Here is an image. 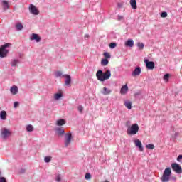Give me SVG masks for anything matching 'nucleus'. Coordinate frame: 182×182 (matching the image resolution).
Returning <instances> with one entry per match:
<instances>
[{
  "mask_svg": "<svg viewBox=\"0 0 182 182\" xmlns=\"http://www.w3.org/2000/svg\"><path fill=\"white\" fill-rule=\"evenodd\" d=\"M96 76L100 82H105V80H108V79H110L112 73L109 70H107L105 73L100 70L97 72Z\"/></svg>",
  "mask_w": 182,
  "mask_h": 182,
  "instance_id": "obj_1",
  "label": "nucleus"
},
{
  "mask_svg": "<svg viewBox=\"0 0 182 182\" xmlns=\"http://www.w3.org/2000/svg\"><path fill=\"white\" fill-rule=\"evenodd\" d=\"M0 136L3 139V140H6V139L12 136V131L6 127H3L1 129Z\"/></svg>",
  "mask_w": 182,
  "mask_h": 182,
  "instance_id": "obj_2",
  "label": "nucleus"
},
{
  "mask_svg": "<svg viewBox=\"0 0 182 182\" xmlns=\"http://www.w3.org/2000/svg\"><path fill=\"white\" fill-rule=\"evenodd\" d=\"M171 176V168H166L162 176L161 177V181L162 182H168L170 181V177Z\"/></svg>",
  "mask_w": 182,
  "mask_h": 182,
  "instance_id": "obj_3",
  "label": "nucleus"
},
{
  "mask_svg": "<svg viewBox=\"0 0 182 182\" xmlns=\"http://www.w3.org/2000/svg\"><path fill=\"white\" fill-rule=\"evenodd\" d=\"M139 133V124H133L131 127L127 128V134L129 136H134Z\"/></svg>",
  "mask_w": 182,
  "mask_h": 182,
  "instance_id": "obj_4",
  "label": "nucleus"
},
{
  "mask_svg": "<svg viewBox=\"0 0 182 182\" xmlns=\"http://www.w3.org/2000/svg\"><path fill=\"white\" fill-rule=\"evenodd\" d=\"M10 43H6L0 48V58H5L8 55V49L6 48H9Z\"/></svg>",
  "mask_w": 182,
  "mask_h": 182,
  "instance_id": "obj_5",
  "label": "nucleus"
},
{
  "mask_svg": "<svg viewBox=\"0 0 182 182\" xmlns=\"http://www.w3.org/2000/svg\"><path fill=\"white\" fill-rule=\"evenodd\" d=\"M28 11L32 15H39V9L32 4L29 5Z\"/></svg>",
  "mask_w": 182,
  "mask_h": 182,
  "instance_id": "obj_6",
  "label": "nucleus"
},
{
  "mask_svg": "<svg viewBox=\"0 0 182 182\" xmlns=\"http://www.w3.org/2000/svg\"><path fill=\"white\" fill-rule=\"evenodd\" d=\"M72 143V132H68L65 134V146L68 147Z\"/></svg>",
  "mask_w": 182,
  "mask_h": 182,
  "instance_id": "obj_7",
  "label": "nucleus"
},
{
  "mask_svg": "<svg viewBox=\"0 0 182 182\" xmlns=\"http://www.w3.org/2000/svg\"><path fill=\"white\" fill-rule=\"evenodd\" d=\"M144 63L146 64V68L149 70H153L154 69V62L153 61H149V60L145 59L144 60Z\"/></svg>",
  "mask_w": 182,
  "mask_h": 182,
  "instance_id": "obj_8",
  "label": "nucleus"
},
{
  "mask_svg": "<svg viewBox=\"0 0 182 182\" xmlns=\"http://www.w3.org/2000/svg\"><path fill=\"white\" fill-rule=\"evenodd\" d=\"M63 77L65 78V86H68V87H70V83H72V77H70V75L65 74L63 75Z\"/></svg>",
  "mask_w": 182,
  "mask_h": 182,
  "instance_id": "obj_9",
  "label": "nucleus"
},
{
  "mask_svg": "<svg viewBox=\"0 0 182 182\" xmlns=\"http://www.w3.org/2000/svg\"><path fill=\"white\" fill-rule=\"evenodd\" d=\"M171 167L172 169L173 170V171H176V173H181L182 170H181V166H180V165H178V164H171Z\"/></svg>",
  "mask_w": 182,
  "mask_h": 182,
  "instance_id": "obj_10",
  "label": "nucleus"
},
{
  "mask_svg": "<svg viewBox=\"0 0 182 182\" xmlns=\"http://www.w3.org/2000/svg\"><path fill=\"white\" fill-rule=\"evenodd\" d=\"M134 143L136 146V147H138L139 149V151H144V148H143V144H141V141L139 139H136L134 141Z\"/></svg>",
  "mask_w": 182,
  "mask_h": 182,
  "instance_id": "obj_11",
  "label": "nucleus"
},
{
  "mask_svg": "<svg viewBox=\"0 0 182 182\" xmlns=\"http://www.w3.org/2000/svg\"><path fill=\"white\" fill-rule=\"evenodd\" d=\"M30 41H35L36 42L38 43L40 41H41V38L38 34L32 33L30 36Z\"/></svg>",
  "mask_w": 182,
  "mask_h": 182,
  "instance_id": "obj_12",
  "label": "nucleus"
},
{
  "mask_svg": "<svg viewBox=\"0 0 182 182\" xmlns=\"http://www.w3.org/2000/svg\"><path fill=\"white\" fill-rule=\"evenodd\" d=\"M10 92L11 95H18V92H19V88H18V86L13 85L10 88Z\"/></svg>",
  "mask_w": 182,
  "mask_h": 182,
  "instance_id": "obj_13",
  "label": "nucleus"
},
{
  "mask_svg": "<svg viewBox=\"0 0 182 182\" xmlns=\"http://www.w3.org/2000/svg\"><path fill=\"white\" fill-rule=\"evenodd\" d=\"M55 131L58 136H63L65 134V129H63V128L56 127L55 129Z\"/></svg>",
  "mask_w": 182,
  "mask_h": 182,
  "instance_id": "obj_14",
  "label": "nucleus"
},
{
  "mask_svg": "<svg viewBox=\"0 0 182 182\" xmlns=\"http://www.w3.org/2000/svg\"><path fill=\"white\" fill-rule=\"evenodd\" d=\"M140 73H141V68L136 67L132 72V76H140Z\"/></svg>",
  "mask_w": 182,
  "mask_h": 182,
  "instance_id": "obj_15",
  "label": "nucleus"
},
{
  "mask_svg": "<svg viewBox=\"0 0 182 182\" xmlns=\"http://www.w3.org/2000/svg\"><path fill=\"white\" fill-rule=\"evenodd\" d=\"M125 46L128 48H133V46H134V41L132 39H129L125 42Z\"/></svg>",
  "mask_w": 182,
  "mask_h": 182,
  "instance_id": "obj_16",
  "label": "nucleus"
},
{
  "mask_svg": "<svg viewBox=\"0 0 182 182\" xmlns=\"http://www.w3.org/2000/svg\"><path fill=\"white\" fill-rule=\"evenodd\" d=\"M129 90V87H127V85H123L121 88L120 93L121 95H126Z\"/></svg>",
  "mask_w": 182,
  "mask_h": 182,
  "instance_id": "obj_17",
  "label": "nucleus"
},
{
  "mask_svg": "<svg viewBox=\"0 0 182 182\" xmlns=\"http://www.w3.org/2000/svg\"><path fill=\"white\" fill-rule=\"evenodd\" d=\"M101 93L105 95H110V93H112V90L105 87L102 90Z\"/></svg>",
  "mask_w": 182,
  "mask_h": 182,
  "instance_id": "obj_18",
  "label": "nucleus"
},
{
  "mask_svg": "<svg viewBox=\"0 0 182 182\" xmlns=\"http://www.w3.org/2000/svg\"><path fill=\"white\" fill-rule=\"evenodd\" d=\"M132 101L129 100H125L124 102V105L125 107H127V109H129V110H132Z\"/></svg>",
  "mask_w": 182,
  "mask_h": 182,
  "instance_id": "obj_19",
  "label": "nucleus"
},
{
  "mask_svg": "<svg viewBox=\"0 0 182 182\" xmlns=\"http://www.w3.org/2000/svg\"><path fill=\"white\" fill-rule=\"evenodd\" d=\"M18 63H21V60H19V59H13L10 63L13 68L16 66V65H18Z\"/></svg>",
  "mask_w": 182,
  "mask_h": 182,
  "instance_id": "obj_20",
  "label": "nucleus"
},
{
  "mask_svg": "<svg viewBox=\"0 0 182 182\" xmlns=\"http://www.w3.org/2000/svg\"><path fill=\"white\" fill-rule=\"evenodd\" d=\"M129 4L132 9H137V1L136 0H130Z\"/></svg>",
  "mask_w": 182,
  "mask_h": 182,
  "instance_id": "obj_21",
  "label": "nucleus"
},
{
  "mask_svg": "<svg viewBox=\"0 0 182 182\" xmlns=\"http://www.w3.org/2000/svg\"><path fill=\"white\" fill-rule=\"evenodd\" d=\"M2 6L4 11H6V9H9V4L6 0H4L2 1Z\"/></svg>",
  "mask_w": 182,
  "mask_h": 182,
  "instance_id": "obj_22",
  "label": "nucleus"
},
{
  "mask_svg": "<svg viewBox=\"0 0 182 182\" xmlns=\"http://www.w3.org/2000/svg\"><path fill=\"white\" fill-rule=\"evenodd\" d=\"M0 119H1V120H6V111H1L0 112Z\"/></svg>",
  "mask_w": 182,
  "mask_h": 182,
  "instance_id": "obj_23",
  "label": "nucleus"
},
{
  "mask_svg": "<svg viewBox=\"0 0 182 182\" xmlns=\"http://www.w3.org/2000/svg\"><path fill=\"white\" fill-rule=\"evenodd\" d=\"M15 26L16 31H22L23 29V25H22V23H16Z\"/></svg>",
  "mask_w": 182,
  "mask_h": 182,
  "instance_id": "obj_24",
  "label": "nucleus"
},
{
  "mask_svg": "<svg viewBox=\"0 0 182 182\" xmlns=\"http://www.w3.org/2000/svg\"><path fill=\"white\" fill-rule=\"evenodd\" d=\"M66 124V121H65V119H58L56 122V125L57 126H63V124Z\"/></svg>",
  "mask_w": 182,
  "mask_h": 182,
  "instance_id": "obj_25",
  "label": "nucleus"
},
{
  "mask_svg": "<svg viewBox=\"0 0 182 182\" xmlns=\"http://www.w3.org/2000/svg\"><path fill=\"white\" fill-rule=\"evenodd\" d=\"M63 97V94H62V92L56 93L54 95L55 100H59V99H60Z\"/></svg>",
  "mask_w": 182,
  "mask_h": 182,
  "instance_id": "obj_26",
  "label": "nucleus"
},
{
  "mask_svg": "<svg viewBox=\"0 0 182 182\" xmlns=\"http://www.w3.org/2000/svg\"><path fill=\"white\" fill-rule=\"evenodd\" d=\"M101 65L102 66H107L109 65V60L104 58L101 60Z\"/></svg>",
  "mask_w": 182,
  "mask_h": 182,
  "instance_id": "obj_27",
  "label": "nucleus"
},
{
  "mask_svg": "<svg viewBox=\"0 0 182 182\" xmlns=\"http://www.w3.org/2000/svg\"><path fill=\"white\" fill-rule=\"evenodd\" d=\"M55 77H63V73L62 71H56L55 73Z\"/></svg>",
  "mask_w": 182,
  "mask_h": 182,
  "instance_id": "obj_28",
  "label": "nucleus"
},
{
  "mask_svg": "<svg viewBox=\"0 0 182 182\" xmlns=\"http://www.w3.org/2000/svg\"><path fill=\"white\" fill-rule=\"evenodd\" d=\"M137 47L140 50H143V49H144V44L143 43L138 42Z\"/></svg>",
  "mask_w": 182,
  "mask_h": 182,
  "instance_id": "obj_29",
  "label": "nucleus"
},
{
  "mask_svg": "<svg viewBox=\"0 0 182 182\" xmlns=\"http://www.w3.org/2000/svg\"><path fill=\"white\" fill-rule=\"evenodd\" d=\"M26 129L27 132H33V126L28 124L26 126Z\"/></svg>",
  "mask_w": 182,
  "mask_h": 182,
  "instance_id": "obj_30",
  "label": "nucleus"
},
{
  "mask_svg": "<svg viewBox=\"0 0 182 182\" xmlns=\"http://www.w3.org/2000/svg\"><path fill=\"white\" fill-rule=\"evenodd\" d=\"M51 161H52V156H46L44 158L45 163H50Z\"/></svg>",
  "mask_w": 182,
  "mask_h": 182,
  "instance_id": "obj_31",
  "label": "nucleus"
},
{
  "mask_svg": "<svg viewBox=\"0 0 182 182\" xmlns=\"http://www.w3.org/2000/svg\"><path fill=\"white\" fill-rule=\"evenodd\" d=\"M146 149H148V150H153L154 149V144H149L146 146Z\"/></svg>",
  "mask_w": 182,
  "mask_h": 182,
  "instance_id": "obj_32",
  "label": "nucleus"
},
{
  "mask_svg": "<svg viewBox=\"0 0 182 182\" xmlns=\"http://www.w3.org/2000/svg\"><path fill=\"white\" fill-rule=\"evenodd\" d=\"M168 79H170V74H166L164 75V80L166 82H168Z\"/></svg>",
  "mask_w": 182,
  "mask_h": 182,
  "instance_id": "obj_33",
  "label": "nucleus"
},
{
  "mask_svg": "<svg viewBox=\"0 0 182 182\" xmlns=\"http://www.w3.org/2000/svg\"><path fill=\"white\" fill-rule=\"evenodd\" d=\"M103 56H105L106 59H110L111 58L110 53L107 52L104 53Z\"/></svg>",
  "mask_w": 182,
  "mask_h": 182,
  "instance_id": "obj_34",
  "label": "nucleus"
},
{
  "mask_svg": "<svg viewBox=\"0 0 182 182\" xmlns=\"http://www.w3.org/2000/svg\"><path fill=\"white\" fill-rule=\"evenodd\" d=\"M90 178H92V175L90 173H87L85 174V180H90Z\"/></svg>",
  "mask_w": 182,
  "mask_h": 182,
  "instance_id": "obj_35",
  "label": "nucleus"
},
{
  "mask_svg": "<svg viewBox=\"0 0 182 182\" xmlns=\"http://www.w3.org/2000/svg\"><path fill=\"white\" fill-rule=\"evenodd\" d=\"M117 45L116 44V43H111L109 44V48L110 49H114V48H116Z\"/></svg>",
  "mask_w": 182,
  "mask_h": 182,
  "instance_id": "obj_36",
  "label": "nucleus"
},
{
  "mask_svg": "<svg viewBox=\"0 0 182 182\" xmlns=\"http://www.w3.org/2000/svg\"><path fill=\"white\" fill-rule=\"evenodd\" d=\"M161 18H167V12L163 11V12L161 14Z\"/></svg>",
  "mask_w": 182,
  "mask_h": 182,
  "instance_id": "obj_37",
  "label": "nucleus"
},
{
  "mask_svg": "<svg viewBox=\"0 0 182 182\" xmlns=\"http://www.w3.org/2000/svg\"><path fill=\"white\" fill-rule=\"evenodd\" d=\"M61 180H62V178L60 177V175H58L55 178V181L60 182Z\"/></svg>",
  "mask_w": 182,
  "mask_h": 182,
  "instance_id": "obj_38",
  "label": "nucleus"
},
{
  "mask_svg": "<svg viewBox=\"0 0 182 182\" xmlns=\"http://www.w3.org/2000/svg\"><path fill=\"white\" fill-rule=\"evenodd\" d=\"M77 109L80 113H82L83 112V107L82 105H79Z\"/></svg>",
  "mask_w": 182,
  "mask_h": 182,
  "instance_id": "obj_39",
  "label": "nucleus"
},
{
  "mask_svg": "<svg viewBox=\"0 0 182 182\" xmlns=\"http://www.w3.org/2000/svg\"><path fill=\"white\" fill-rule=\"evenodd\" d=\"M18 106H19V102L16 101L14 104V109H16V107H18Z\"/></svg>",
  "mask_w": 182,
  "mask_h": 182,
  "instance_id": "obj_40",
  "label": "nucleus"
},
{
  "mask_svg": "<svg viewBox=\"0 0 182 182\" xmlns=\"http://www.w3.org/2000/svg\"><path fill=\"white\" fill-rule=\"evenodd\" d=\"M124 17L123 16L118 15L117 16V21H123Z\"/></svg>",
  "mask_w": 182,
  "mask_h": 182,
  "instance_id": "obj_41",
  "label": "nucleus"
},
{
  "mask_svg": "<svg viewBox=\"0 0 182 182\" xmlns=\"http://www.w3.org/2000/svg\"><path fill=\"white\" fill-rule=\"evenodd\" d=\"M179 133L178 132H175V134L173 136V139H176L178 136Z\"/></svg>",
  "mask_w": 182,
  "mask_h": 182,
  "instance_id": "obj_42",
  "label": "nucleus"
},
{
  "mask_svg": "<svg viewBox=\"0 0 182 182\" xmlns=\"http://www.w3.org/2000/svg\"><path fill=\"white\" fill-rule=\"evenodd\" d=\"M0 182H6V178L5 177H0Z\"/></svg>",
  "mask_w": 182,
  "mask_h": 182,
  "instance_id": "obj_43",
  "label": "nucleus"
},
{
  "mask_svg": "<svg viewBox=\"0 0 182 182\" xmlns=\"http://www.w3.org/2000/svg\"><path fill=\"white\" fill-rule=\"evenodd\" d=\"M180 160H182V155H179V156L177 157V161H180Z\"/></svg>",
  "mask_w": 182,
  "mask_h": 182,
  "instance_id": "obj_44",
  "label": "nucleus"
},
{
  "mask_svg": "<svg viewBox=\"0 0 182 182\" xmlns=\"http://www.w3.org/2000/svg\"><path fill=\"white\" fill-rule=\"evenodd\" d=\"M117 6H118V8H122V6H123V4H122V3H118V4H117Z\"/></svg>",
  "mask_w": 182,
  "mask_h": 182,
  "instance_id": "obj_45",
  "label": "nucleus"
},
{
  "mask_svg": "<svg viewBox=\"0 0 182 182\" xmlns=\"http://www.w3.org/2000/svg\"><path fill=\"white\" fill-rule=\"evenodd\" d=\"M84 38L85 41H87V39H89V35L86 34Z\"/></svg>",
  "mask_w": 182,
  "mask_h": 182,
  "instance_id": "obj_46",
  "label": "nucleus"
},
{
  "mask_svg": "<svg viewBox=\"0 0 182 182\" xmlns=\"http://www.w3.org/2000/svg\"><path fill=\"white\" fill-rule=\"evenodd\" d=\"M1 171H0V176H1Z\"/></svg>",
  "mask_w": 182,
  "mask_h": 182,
  "instance_id": "obj_47",
  "label": "nucleus"
}]
</instances>
